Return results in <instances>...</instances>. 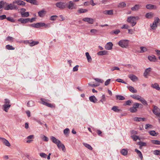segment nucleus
<instances>
[{
  "instance_id": "f257e3e1",
  "label": "nucleus",
  "mask_w": 160,
  "mask_h": 160,
  "mask_svg": "<svg viewBox=\"0 0 160 160\" xmlns=\"http://www.w3.org/2000/svg\"><path fill=\"white\" fill-rule=\"evenodd\" d=\"M118 45L122 48H126L128 46V42L127 40H122L118 42Z\"/></svg>"
},
{
  "instance_id": "f03ea898",
  "label": "nucleus",
  "mask_w": 160,
  "mask_h": 160,
  "mask_svg": "<svg viewBox=\"0 0 160 160\" xmlns=\"http://www.w3.org/2000/svg\"><path fill=\"white\" fill-rule=\"evenodd\" d=\"M66 4V8H67L69 9H75V7L74 6V3L72 1H70Z\"/></svg>"
},
{
  "instance_id": "7ed1b4c3",
  "label": "nucleus",
  "mask_w": 160,
  "mask_h": 160,
  "mask_svg": "<svg viewBox=\"0 0 160 160\" xmlns=\"http://www.w3.org/2000/svg\"><path fill=\"white\" fill-rule=\"evenodd\" d=\"M139 18L138 16L136 17H129L127 19V21L128 22L131 23L134 22H136L137 20H138Z\"/></svg>"
},
{
  "instance_id": "20e7f679",
  "label": "nucleus",
  "mask_w": 160,
  "mask_h": 160,
  "mask_svg": "<svg viewBox=\"0 0 160 160\" xmlns=\"http://www.w3.org/2000/svg\"><path fill=\"white\" fill-rule=\"evenodd\" d=\"M56 6L61 9H63L66 8V3L62 2H58L56 3Z\"/></svg>"
},
{
  "instance_id": "39448f33",
  "label": "nucleus",
  "mask_w": 160,
  "mask_h": 160,
  "mask_svg": "<svg viewBox=\"0 0 160 160\" xmlns=\"http://www.w3.org/2000/svg\"><path fill=\"white\" fill-rule=\"evenodd\" d=\"M153 109L152 110L153 113L157 116L160 112V109L157 106L153 105Z\"/></svg>"
},
{
  "instance_id": "423d86ee",
  "label": "nucleus",
  "mask_w": 160,
  "mask_h": 160,
  "mask_svg": "<svg viewBox=\"0 0 160 160\" xmlns=\"http://www.w3.org/2000/svg\"><path fill=\"white\" fill-rule=\"evenodd\" d=\"M82 21L85 22H87L91 24L93 23L94 22L93 18H84L82 19Z\"/></svg>"
},
{
  "instance_id": "0eeeda50",
  "label": "nucleus",
  "mask_w": 160,
  "mask_h": 160,
  "mask_svg": "<svg viewBox=\"0 0 160 160\" xmlns=\"http://www.w3.org/2000/svg\"><path fill=\"white\" fill-rule=\"evenodd\" d=\"M29 19L28 18H21L18 19V22H20L22 24H25L28 22Z\"/></svg>"
},
{
  "instance_id": "6e6552de",
  "label": "nucleus",
  "mask_w": 160,
  "mask_h": 160,
  "mask_svg": "<svg viewBox=\"0 0 160 160\" xmlns=\"http://www.w3.org/2000/svg\"><path fill=\"white\" fill-rule=\"evenodd\" d=\"M13 4L10 3L9 4H8V3H7V4L6 5V6L5 7V10H13V7L14 6V5Z\"/></svg>"
},
{
  "instance_id": "1a4fd4ad",
  "label": "nucleus",
  "mask_w": 160,
  "mask_h": 160,
  "mask_svg": "<svg viewBox=\"0 0 160 160\" xmlns=\"http://www.w3.org/2000/svg\"><path fill=\"white\" fill-rule=\"evenodd\" d=\"M17 4L18 5L20 6H25L26 3L21 0H17L15 1H13V4Z\"/></svg>"
},
{
  "instance_id": "9d476101",
  "label": "nucleus",
  "mask_w": 160,
  "mask_h": 160,
  "mask_svg": "<svg viewBox=\"0 0 160 160\" xmlns=\"http://www.w3.org/2000/svg\"><path fill=\"white\" fill-rule=\"evenodd\" d=\"M141 7V5L139 4H136L133 7L131 8V9L132 11H137Z\"/></svg>"
},
{
  "instance_id": "9b49d317",
  "label": "nucleus",
  "mask_w": 160,
  "mask_h": 160,
  "mask_svg": "<svg viewBox=\"0 0 160 160\" xmlns=\"http://www.w3.org/2000/svg\"><path fill=\"white\" fill-rule=\"evenodd\" d=\"M146 8L148 9H156L157 7L156 6L152 4H147L146 5Z\"/></svg>"
},
{
  "instance_id": "f8f14e48",
  "label": "nucleus",
  "mask_w": 160,
  "mask_h": 160,
  "mask_svg": "<svg viewBox=\"0 0 160 160\" xmlns=\"http://www.w3.org/2000/svg\"><path fill=\"white\" fill-rule=\"evenodd\" d=\"M50 139L53 143L56 144H57L59 143H60L61 141L53 136H51Z\"/></svg>"
},
{
  "instance_id": "ddd939ff",
  "label": "nucleus",
  "mask_w": 160,
  "mask_h": 160,
  "mask_svg": "<svg viewBox=\"0 0 160 160\" xmlns=\"http://www.w3.org/2000/svg\"><path fill=\"white\" fill-rule=\"evenodd\" d=\"M151 70V68H147L143 73L144 76L146 78H147L148 75L150 73Z\"/></svg>"
},
{
  "instance_id": "4468645a",
  "label": "nucleus",
  "mask_w": 160,
  "mask_h": 160,
  "mask_svg": "<svg viewBox=\"0 0 160 160\" xmlns=\"http://www.w3.org/2000/svg\"><path fill=\"white\" fill-rule=\"evenodd\" d=\"M46 13V11L44 10L40 11L38 12V16L40 17H43Z\"/></svg>"
},
{
  "instance_id": "2eb2a0df",
  "label": "nucleus",
  "mask_w": 160,
  "mask_h": 160,
  "mask_svg": "<svg viewBox=\"0 0 160 160\" xmlns=\"http://www.w3.org/2000/svg\"><path fill=\"white\" fill-rule=\"evenodd\" d=\"M0 139L2 140V141L6 146L8 147L10 146L11 144L7 140L2 138H0Z\"/></svg>"
},
{
  "instance_id": "dca6fc26",
  "label": "nucleus",
  "mask_w": 160,
  "mask_h": 160,
  "mask_svg": "<svg viewBox=\"0 0 160 160\" xmlns=\"http://www.w3.org/2000/svg\"><path fill=\"white\" fill-rule=\"evenodd\" d=\"M89 99L90 102L93 103H96L97 102L98 100L94 95L91 96L89 97Z\"/></svg>"
},
{
  "instance_id": "f3484780",
  "label": "nucleus",
  "mask_w": 160,
  "mask_h": 160,
  "mask_svg": "<svg viewBox=\"0 0 160 160\" xmlns=\"http://www.w3.org/2000/svg\"><path fill=\"white\" fill-rule=\"evenodd\" d=\"M128 77L132 81L134 82L138 80V78L135 75L130 74L129 75Z\"/></svg>"
},
{
  "instance_id": "a211bd4d",
  "label": "nucleus",
  "mask_w": 160,
  "mask_h": 160,
  "mask_svg": "<svg viewBox=\"0 0 160 160\" xmlns=\"http://www.w3.org/2000/svg\"><path fill=\"white\" fill-rule=\"evenodd\" d=\"M57 145L59 148H61L62 149V150L64 152L65 151V147L63 144L61 142H60V143H59Z\"/></svg>"
},
{
  "instance_id": "6ab92c4d",
  "label": "nucleus",
  "mask_w": 160,
  "mask_h": 160,
  "mask_svg": "<svg viewBox=\"0 0 160 160\" xmlns=\"http://www.w3.org/2000/svg\"><path fill=\"white\" fill-rule=\"evenodd\" d=\"M154 16V13L152 12L147 13L145 15L146 17L148 19L152 18Z\"/></svg>"
},
{
  "instance_id": "aec40b11",
  "label": "nucleus",
  "mask_w": 160,
  "mask_h": 160,
  "mask_svg": "<svg viewBox=\"0 0 160 160\" xmlns=\"http://www.w3.org/2000/svg\"><path fill=\"white\" fill-rule=\"evenodd\" d=\"M148 58L151 61L155 62L156 61V57L153 55L148 56Z\"/></svg>"
},
{
  "instance_id": "412c9836",
  "label": "nucleus",
  "mask_w": 160,
  "mask_h": 160,
  "mask_svg": "<svg viewBox=\"0 0 160 160\" xmlns=\"http://www.w3.org/2000/svg\"><path fill=\"white\" fill-rule=\"evenodd\" d=\"M135 151L137 152V154L138 155V156L140 157L141 160H142L143 156L141 152L137 149H135Z\"/></svg>"
},
{
  "instance_id": "4be33fe9",
  "label": "nucleus",
  "mask_w": 160,
  "mask_h": 160,
  "mask_svg": "<svg viewBox=\"0 0 160 160\" xmlns=\"http://www.w3.org/2000/svg\"><path fill=\"white\" fill-rule=\"evenodd\" d=\"M151 87L158 90H160V88L159 87V85L157 83H155L154 84H152L151 85Z\"/></svg>"
},
{
  "instance_id": "5701e85b",
  "label": "nucleus",
  "mask_w": 160,
  "mask_h": 160,
  "mask_svg": "<svg viewBox=\"0 0 160 160\" xmlns=\"http://www.w3.org/2000/svg\"><path fill=\"white\" fill-rule=\"evenodd\" d=\"M27 2L34 5H38V3L37 0H27Z\"/></svg>"
},
{
  "instance_id": "b1692460",
  "label": "nucleus",
  "mask_w": 160,
  "mask_h": 160,
  "mask_svg": "<svg viewBox=\"0 0 160 160\" xmlns=\"http://www.w3.org/2000/svg\"><path fill=\"white\" fill-rule=\"evenodd\" d=\"M11 107V105L9 104H5L3 105L4 110L6 112H8V108Z\"/></svg>"
},
{
  "instance_id": "393cba45",
  "label": "nucleus",
  "mask_w": 160,
  "mask_h": 160,
  "mask_svg": "<svg viewBox=\"0 0 160 160\" xmlns=\"http://www.w3.org/2000/svg\"><path fill=\"white\" fill-rule=\"evenodd\" d=\"M7 4V2L3 1H0V9L3 8L5 9V7L6 6V5Z\"/></svg>"
},
{
  "instance_id": "a878e982",
  "label": "nucleus",
  "mask_w": 160,
  "mask_h": 160,
  "mask_svg": "<svg viewBox=\"0 0 160 160\" xmlns=\"http://www.w3.org/2000/svg\"><path fill=\"white\" fill-rule=\"evenodd\" d=\"M131 97L132 98H133L138 100L139 101L140 100L141 97L140 96L137 95H131Z\"/></svg>"
},
{
  "instance_id": "bb28decb",
  "label": "nucleus",
  "mask_w": 160,
  "mask_h": 160,
  "mask_svg": "<svg viewBox=\"0 0 160 160\" xmlns=\"http://www.w3.org/2000/svg\"><path fill=\"white\" fill-rule=\"evenodd\" d=\"M128 88L129 90L132 93H136L137 92V90L135 89L132 86H130L128 87Z\"/></svg>"
},
{
  "instance_id": "cd10ccee",
  "label": "nucleus",
  "mask_w": 160,
  "mask_h": 160,
  "mask_svg": "<svg viewBox=\"0 0 160 160\" xmlns=\"http://www.w3.org/2000/svg\"><path fill=\"white\" fill-rule=\"evenodd\" d=\"M120 152L122 155L125 156L127 155L128 151L127 149H123L121 150Z\"/></svg>"
},
{
  "instance_id": "c85d7f7f",
  "label": "nucleus",
  "mask_w": 160,
  "mask_h": 160,
  "mask_svg": "<svg viewBox=\"0 0 160 160\" xmlns=\"http://www.w3.org/2000/svg\"><path fill=\"white\" fill-rule=\"evenodd\" d=\"M134 120L136 121H144L145 120V118H138L135 117L134 118Z\"/></svg>"
},
{
  "instance_id": "c756f323",
  "label": "nucleus",
  "mask_w": 160,
  "mask_h": 160,
  "mask_svg": "<svg viewBox=\"0 0 160 160\" xmlns=\"http://www.w3.org/2000/svg\"><path fill=\"white\" fill-rule=\"evenodd\" d=\"M36 28H39L41 27H42L45 25V23L44 22H38L36 23Z\"/></svg>"
},
{
  "instance_id": "7c9ffc66",
  "label": "nucleus",
  "mask_w": 160,
  "mask_h": 160,
  "mask_svg": "<svg viewBox=\"0 0 160 160\" xmlns=\"http://www.w3.org/2000/svg\"><path fill=\"white\" fill-rule=\"evenodd\" d=\"M107 51H103L99 52L97 53V54L98 55H106L107 53Z\"/></svg>"
},
{
  "instance_id": "2f4dec72",
  "label": "nucleus",
  "mask_w": 160,
  "mask_h": 160,
  "mask_svg": "<svg viewBox=\"0 0 160 160\" xmlns=\"http://www.w3.org/2000/svg\"><path fill=\"white\" fill-rule=\"evenodd\" d=\"M112 109L115 112H118L121 111L120 109H118V107L117 106L113 107Z\"/></svg>"
},
{
  "instance_id": "473e14b6",
  "label": "nucleus",
  "mask_w": 160,
  "mask_h": 160,
  "mask_svg": "<svg viewBox=\"0 0 160 160\" xmlns=\"http://www.w3.org/2000/svg\"><path fill=\"white\" fill-rule=\"evenodd\" d=\"M39 43V42L38 41H32V40H30V46L31 47H32L34 45H37Z\"/></svg>"
},
{
  "instance_id": "72a5a7b5",
  "label": "nucleus",
  "mask_w": 160,
  "mask_h": 160,
  "mask_svg": "<svg viewBox=\"0 0 160 160\" xmlns=\"http://www.w3.org/2000/svg\"><path fill=\"white\" fill-rule=\"evenodd\" d=\"M139 101H140L143 105H148L147 101L145 100L143 98L141 97Z\"/></svg>"
},
{
  "instance_id": "f704fd0d",
  "label": "nucleus",
  "mask_w": 160,
  "mask_h": 160,
  "mask_svg": "<svg viewBox=\"0 0 160 160\" xmlns=\"http://www.w3.org/2000/svg\"><path fill=\"white\" fill-rule=\"evenodd\" d=\"M34 102L32 101H29L27 103V106L30 107L34 105Z\"/></svg>"
},
{
  "instance_id": "c9c22d12",
  "label": "nucleus",
  "mask_w": 160,
  "mask_h": 160,
  "mask_svg": "<svg viewBox=\"0 0 160 160\" xmlns=\"http://www.w3.org/2000/svg\"><path fill=\"white\" fill-rule=\"evenodd\" d=\"M88 11L87 9H83L80 8L79 10H78L77 12L78 13H84L87 12Z\"/></svg>"
},
{
  "instance_id": "e433bc0d",
  "label": "nucleus",
  "mask_w": 160,
  "mask_h": 160,
  "mask_svg": "<svg viewBox=\"0 0 160 160\" xmlns=\"http://www.w3.org/2000/svg\"><path fill=\"white\" fill-rule=\"evenodd\" d=\"M140 48L141 49L140 53H142L147 51V48L144 47H141Z\"/></svg>"
},
{
  "instance_id": "4c0bfd02",
  "label": "nucleus",
  "mask_w": 160,
  "mask_h": 160,
  "mask_svg": "<svg viewBox=\"0 0 160 160\" xmlns=\"http://www.w3.org/2000/svg\"><path fill=\"white\" fill-rule=\"evenodd\" d=\"M84 145L90 150H92V147L89 144L85 143H83Z\"/></svg>"
},
{
  "instance_id": "58836bf2",
  "label": "nucleus",
  "mask_w": 160,
  "mask_h": 160,
  "mask_svg": "<svg viewBox=\"0 0 160 160\" xmlns=\"http://www.w3.org/2000/svg\"><path fill=\"white\" fill-rule=\"evenodd\" d=\"M126 6V4L125 2H122L119 3L118 7L121 8H123Z\"/></svg>"
},
{
  "instance_id": "ea45409f",
  "label": "nucleus",
  "mask_w": 160,
  "mask_h": 160,
  "mask_svg": "<svg viewBox=\"0 0 160 160\" xmlns=\"http://www.w3.org/2000/svg\"><path fill=\"white\" fill-rule=\"evenodd\" d=\"M29 15V13L28 12H25L24 13H21V16L22 17H27Z\"/></svg>"
},
{
  "instance_id": "a19ab883",
  "label": "nucleus",
  "mask_w": 160,
  "mask_h": 160,
  "mask_svg": "<svg viewBox=\"0 0 160 160\" xmlns=\"http://www.w3.org/2000/svg\"><path fill=\"white\" fill-rule=\"evenodd\" d=\"M6 48L8 50H13L15 48L13 47L12 46L9 45H7L6 46Z\"/></svg>"
},
{
  "instance_id": "79ce46f5",
  "label": "nucleus",
  "mask_w": 160,
  "mask_h": 160,
  "mask_svg": "<svg viewBox=\"0 0 160 160\" xmlns=\"http://www.w3.org/2000/svg\"><path fill=\"white\" fill-rule=\"evenodd\" d=\"M151 142L156 145H160V141L157 140H152Z\"/></svg>"
},
{
  "instance_id": "37998d69",
  "label": "nucleus",
  "mask_w": 160,
  "mask_h": 160,
  "mask_svg": "<svg viewBox=\"0 0 160 160\" xmlns=\"http://www.w3.org/2000/svg\"><path fill=\"white\" fill-rule=\"evenodd\" d=\"M117 98L119 100H124L125 99V98L121 95H117L116 96Z\"/></svg>"
},
{
  "instance_id": "c03bdc74",
  "label": "nucleus",
  "mask_w": 160,
  "mask_h": 160,
  "mask_svg": "<svg viewBox=\"0 0 160 160\" xmlns=\"http://www.w3.org/2000/svg\"><path fill=\"white\" fill-rule=\"evenodd\" d=\"M132 138L134 141H136L138 139L140 140L138 136L136 135H133L131 136Z\"/></svg>"
},
{
  "instance_id": "a18cd8bd",
  "label": "nucleus",
  "mask_w": 160,
  "mask_h": 160,
  "mask_svg": "<svg viewBox=\"0 0 160 160\" xmlns=\"http://www.w3.org/2000/svg\"><path fill=\"white\" fill-rule=\"evenodd\" d=\"M129 110L131 112H135L137 111V109L135 108L134 107H133V106L130 107Z\"/></svg>"
},
{
  "instance_id": "49530a36",
  "label": "nucleus",
  "mask_w": 160,
  "mask_h": 160,
  "mask_svg": "<svg viewBox=\"0 0 160 160\" xmlns=\"http://www.w3.org/2000/svg\"><path fill=\"white\" fill-rule=\"evenodd\" d=\"M40 100H41V102L40 103L41 104L46 106V105L47 104H47L48 103V102H46V99L42 98H41Z\"/></svg>"
},
{
  "instance_id": "de8ad7c7",
  "label": "nucleus",
  "mask_w": 160,
  "mask_h": 160,
  "mask_svg": "<svg viewBox=\"0 0 160 160\" xmlns=\"http://www.w3.org/2000/svg\"><path fill=\"white\" fill-rule=\"evenodd\" d=\"M8 21H10L12 22H15V20L12 18L11 17H8L7 18H6Z\"/></svg>"
},
{
  "instance_id": "09e8293b",
  "label": "nucleus",
  "mask_w": 160,
  "mask_h": 160,
  "mask_svg": "<svg viewBox=\"0 0 160 160\" xmlns=\"http://www.w3.org/2000/svg\"><path fill=\"white\" fill-rule=\"evenodd\" d=\"M46 106L48 107H50L52 108H55V106L54 104H52L51 103H48L47 104H46Z\"/></svg>"
},
{
  "instance_id": "8fccbe9b",
  "label": "nucleus",
  "mask_w": 160,
  "mask_h": 160,
  "mask_svg": "<svg viewBox=\"0 0 160 160\" xmlns=\"http://www.w3.org/2000/svg\"><path fill=\"white\" fill-rule=\"evenodd\" d=\"M138 145L140 146V147L146 146V143L144 142H138Z\"/></svg>"
},
{
  "instance_id": "3c124183",
  "label": "nucleus",
  "mask_w": 160,
  "mask_h": 160,
  "mask_svg": "<svg viewBox=\"0 0 160 160\" xmlns=\"http://www.w3.org/2000/svg\"><path fill=\"white\" fill-rule=\"evenodd\" d=\"M150 134L152 136H156L157 135L155 131H151L149 132Z\"/></svg>"
},
{
  "instance_id": "603ef678",
  "label": "nucleus",
  "mask_w": 160,
  "mask_h": 160,
  "mask_svg": "<svg viewBox=\"0 0 160 160\" xmlns=\"http://www.w3.org/2000/svg\"><path fill=\"white\" fill-rule=\"evenodd\" d=\"M120 32V31L119 29H117L114 31H112L111 32V33L112 34H118L119 32Z\"/></svg>"
},
{
  "instance_id": "864d4df0",
  "label": "nucleus",
  "mask_w": 160,
  "mask_h": 160,
  "mask_svg": "<svg viewBox=\"0 0 160 160\" xmlns=\"http://www.w3.org/2000/svg\"><path fill=\"white\" fill-rule=\"evenodd\" d=\"M58 17V16L57 15H53L50 17V19L52 21H54Z\"/></svg>"
},
{
  "instance_id": "5fc2aeb1",
  "label": "nucleus",
  "mask_w": 160,
  "mask_h": 160,
  "mask_svg": "<svg viewBox=\"0 0 160 160\" xmlns=\"http://www.w3.org/2000/svg\"><path fill=\"white\" fill-rule=\"evenodd\" d=\"M153 153L155 155H160V150H155L153 151Z\"/></svg>"
},
{
  "instance_id": "6e6d98bb",
  "label": "nucleus",
  "mask_w": 160,
  "mask_h": 160,
  "mask_svg": "<svg viewBox=\"0 0 160 160\" xmlns=\"http://www.w3.org/2000/svg\"><path fill=\"white\" fill-rule=\"evenodd\" d=\"M40 156L42 158H46L47 157V155L45 153L42 152L40 153Z\"/></svg>"
},
{
  "instance_id": "4d7b16f0",
  "label": "nucleus",
  "mask_w": 160,
  "mask_h": 160,
  "mask_svg": "<svg viewBox=\"0 0 160 160\" xmlns=\"http://www.w3.org/2000/svg\"><path fill=\"white\" fill-rule=\"evenodd\" d=\"M105 47L106 49L110 50V42L107 43Z\"/></svg>"
},
{
  "instance_id": "13d9d810",
  "label": "nucleus",
  "mask_w": 160,
  "mask_h": 160,
  "mask_svg": "<svg viewBox=\"0 0 160 160\" xmlns=\"http://www.w3.org/2000/svg\"><path fill=\"white\" fill-rule=\"evenodd\" d=\"M69 129L68 128H67L65 129L63 131L65 135L68 134L69 133Z\"/></svg>"
},
{
  "instance_id": "bf43d9fd",
  "label": "nucleus",
  "mask_w": 160,
  "mask_h": 160,
  "mask_svg": "<svg viewBox=\"0 0 160 160\" xmlns=\"http://www.w3.org/2000/svg\"><path fill=\"white\" fill-rule=\"evenodd\" d=\"M140 105H142L140 104H139L138 103H135L134 104H133V107H134V108L137 109L138 108H139V106Z\"/></svg>"
},
{
  "instance_id": "052dcab7",
  "label": "nucleus",
  "mask_w": 160,
  "mask_h": 160,
  "mask_svg": "<svg viewBox=\"0 0 160 160\" xmlns=\"http://www.w3.org/2000/svg\"><path fill=\"white\" fill-rule=\"evenodd\" d=\"M116 81L118 82H122V83H125V84H126V83L124 81H123L122 79H117Z\"/></svg>"
},
{
  "instance_id": "680f3d73",
  "label": "nucleus",
  "mask_w": 160,
  "mask_h": 160,
  "mask_svg": "<svg viewBox=\"0 0 160 160\" xmlns=\"http://www.w3.org/2000/svg\"><path fill=\"white\" fill-rule=\"evenodd\" d=\"M157 27V25L156 24L152 23L151 25V27L152 29H155Z\"/></svg>"
},
{
  "instance_id": "e2e57ef3",
  "label": "nucleus",
  "mask_w": 160,
  "mask_h": 160,
  "mask_svg": "<svg viewBox=\"0 0 160 160\" xmlns=\"http://www.w3.org/2000/svg\"><path fill=\"white\" fill-rule=\"evenodd\" d=\"M6 18V16L5 15H3L0 16V20H2Z\"/></svg>"
},
{
  "instance_id": "0e129e2a",
  "label": "nucleus",
  "mask_w": 160,
  "mask_h": 160,
  "mask_svg": "<svg viewBox=\"0 0 160 160\" xmlns=\"http://www.w3.org/2000/svg\"><path fill=\"white\" fill-rule=\"evenodd\" d=\"M94 80L98 82L103 83L104 82L103 80L98 78H95L94 79Z\"/></svg>"
},
{
  "instance_id": "69168bd1",
  "label": "nucleus",
  "mask_w": 160,
  "mask_h": 160,
  "mask_svg": "<svg viewBox=\"0 0 160 160\" xmlns=\"http://www.w3.org/2000/svg\"><path fill=\"white\" fill-rule=\"evenodd\" d=\"M152 127V126L151 125L147 124L145 125V128L146 129H148L149 128H151Z\"/></svg>"
},
{
  "instance_id": "338daca9",
  "label": "nucleus",
  "mask_w": 160,
  "mask_h": 160,
  "mask_svg": "<svg viewBox=\"0 0 160 160\" xmlns=\"http://www.w3.org/2000/svg\"><path fill=\"white\" fill-rule=\"evenodd\" d=\"M119 70V68L117 67H112L111 69V70L112 71H113L115 70Z\"/></svg>"
},
{
  "instance_id": "774afa93",
  "label": "nucleus",
  "mask_w": 160,
  "mask_h": 160,
  "mask_svg": "<svg viewBox=\"0 0 160 160\" xmlns=\"http://www.w3.org/2000/svg\"><path fill=\"white\" fill-rule=\"evenodd\" d=\"M42 140L45 141H48V137H46L44 135H43L42 138Z\"/></svg>"
}]
</instances>
